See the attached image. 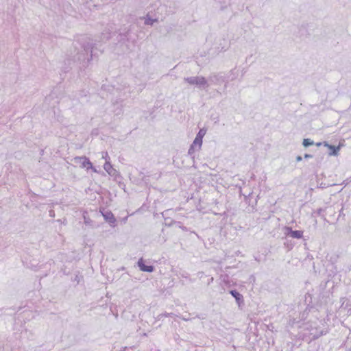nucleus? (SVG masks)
<instances>
[{
    "label": "nucleus",
    "mask_w": 351,
    "mask_h": 351,
    "mask_svg": "<svg viewBox=\"0 0 351 351\" xmlns=\"http://www.w3.org/2000/svg\"><path fill=\"white\" fill-rule=\"evenodd\" d=\"M325 146L328 147L332 151V153L330 154L331 155H337L340 149L339 146L335 147L333 145H330L327 143H325Z\"/></svg>",
    "instance_id": "39448f33"
},
{
    "label": "nucleus",
    "mask_w": 351,
    "mask_h": 351,
    "mask_svg": "<svg viewBox=\"0 0 351 351\" xmlns=\"http://www.w3.org/2000/svg\"><path fill=\"white\" fill-rule=\"evenodd\" d=\"M104 169L108 172L109 174H113V171L114 169L112 167L111 165L108 162H106L104 165Z\"/></svg>",
    "instance_id": "0eeeda50"
},
{
    "label": "nucleus",
    "mask_w": 351,
    "mask_h": 351,
    "mask_svg": "<svg viewBox=\"0 0 351 351\" xmlns=\"http://www.w3.org/2000/svg\"><path fill=\"white\" fill-rule=\"evenodd\" d=\"M104 219L107 222H108L110 226L114 227L116 226V219L114 215L111 212H107L103 215Z\"/></svg>",
    "instance_id": "f03ea898"
},
{
    "label": "nucleus",
    "mask_w": 351,
    "mask_h": 351,
    "mask_svg": "<svg viewBox=\"0 0 351 351\" xmlns=\"http://www.w3.org/2000/svg\"><path fill=\"white\" fill-rule=\"evenodd\" d=\"M313 145V142L308 139V138H305L304 139L303 141V145L304 147H308V146H310V145Z\"/></svg>",
    "instance_id": "6e6552de"
},
{
    "label": "nucleus",
    "mask_w": 351,
    "mask_h": 351,
    "mask_svg": "<svg viewBox=\"0 0 351 351\" xmlns=\"http://www.w3.org/2000/svg\"><path fill=\"white\" fill-rule=\"evenodd\" d=\"M138 265L140 267L141 271H147V272H152L154 271L153 266L146 265L144 263V261L142 258H141L138 261Z\"/></svg>",
    "instance_id": "7ed1b4c3"
},
{
    "label": "nucleus",
    "mask_w": 351,
    "mask_h": 351,
    "mask_svg": "<svg viewBox=\"0 0 351 351\" xmlns=\"http://www.w3.org/2000/svg\"><path fill=\"white\" fill-rule=\"evenodd\" d=\"M298 160H301V157H298Z\"/></svg>",
    "instance_id": "1a4fd4ad"
},
{
    "label": "nucleus",
    "mask_w": 351,
    "mask_h": 351,
    "mask_svg": "<svg viewBox=\"0 0 351 351\" xmlns=\"http://www.w3.org/2000/svg\"><path fill=\"white\" fill-rule=\"evenodd\" d=\"M303 236V232L300 230H291L290 237L292 238L301 239Z\"/></svg>",
    "instance_id": "20e7f679"
},
{
    "label": "nucleus",
    "mask_w": 351,
    "mask_h": 351,
    "mask_svg": "<svg viewBox=\"0 0 351 351\" xmlns=\"http://www.w3.org/2000/svg\"><path fill=\"white\" fill-rule=\"evenodd\" d=\"M206 130L205 129H201L198 134H197L194 141H193V146H198L199 147H200L202 146V138L204 136V135L206 134Z\"/></svg>",
    "instance_id": "f257e3e1"
},
{
    "label": "nucleus",
    "mask_w": 351,
    "mask_h": 351,
    "mask_svg": "<svg viewBox=\"0 0 351 351\" xmlns=\"http://www.w3.org/2000/svg\"><path fill=\"white\" fill-rule=\"evenodd\" d=\"M230 293L236 299V300L237 302H239L241 300H242V295L239 292H237V291L232 290V291H230Z\"/></svg>",
    "instance_id": "423d86ee"
}]
</instances>
